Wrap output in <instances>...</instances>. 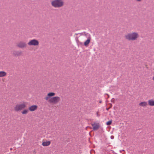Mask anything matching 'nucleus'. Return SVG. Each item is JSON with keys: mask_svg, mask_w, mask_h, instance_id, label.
<instances>
[{"mask_svg": "<svg viewBox=\"0 0 154 154\" xmlns=\"http://www.w3.org/2000/svg\"><path fill=\"white\" fill-rule=\"evenodd\" d=\"M55 95V94L54 93H49L48 94L47 96L45 97V99L49 103L56 104L60 101V97H51Z\"/></svg>", "mask_w": 154, "mask_h": 154, "instance_id": "f257e3e1", "label": "nucleus"}, {"mask_svg": "<svg viewBox=\"0 0 154 154\" xmlns=\"http://www.w3.org/2000/svg\"><path fill=\"white\" fill-rule=\"evenodd\" d=\"M51 5L55 8H60L62 7L64 5L63 0H53L51 2Z\"/></svg>", "mask_w": 154, "mask_h": 154, "instance_id": "f03ea898", "label": "nucleus"}, {"mask_svg": "<svg viewBox=\"0 0 154 154\" xmlns=\"http://www.w3.org/2000/svg\"><path fill=\"white\" fill-rule=\"evenodd\" d=\"M139 37L138 33L136 32L128 33L125 35V37L126 38H137Z\"/></svg>", "mask_w": 154, "mask_h": 154, "instance_id": "7ed1b4c3", "label": "nucleus"}, {"mask_svg": "<svg viewBox=\"0 0 154 154\" xmlns=\"http://www.w3.org/2000/svg\"><path fill=\"white\" fill-rule=\"evenodd\" d=\"M26 102H23L21 104H19L16 105L14 107V109L16 111H20L24 109L26 106Z\"/></svg>", "mask_w": 154, "mask_h": 154, "instance_id": "20e7f679", "label": "nucleus"}, {"mask_svg": "<svg viewBox=\"0 0 154 154\" xmlns=\"http://www.w3.org/2000/svg\"><path fill=\"white\" fill-rule=\"evenodd\" d=\"M38 44V41L35 39L31 40L29 43V45H37Z\"/></svg>", "mask_w": 154, "mask_h": 154, "instance_id": "39448f33", "label": "nucleus"}, {"mask_svg": "<svg viewBox=\"0 0 154 154\" xmlns=\"http://www.w3.org/2000/svg\"><path fill=\"white\" fill-rule=\"evenodd\" d=\"M147 105L148 104L147 102L145 101L142 102L140 103L139 104V106L143 107H146Z\"/></svg>", "mask_w": 154, "mask_h": 154, "instance_id": "423d86ee", "label": "nucleus"}, {"mask_svg": "<svg viewBox=\"0 0 154 154\" xmlns=\"http://www.w3.org/2000/svg\"><path fill=\"white\" fill-rule=\"evenodd\" d=\"M148 105L150 106H154V100L151 99L148 101Z\"/></svg>", "mask_w": 154, "mask_h": 154, "instance_id": "0eeeda50", "label": "nucleus"}, {"mask_svg": "<svg viewBox=\"0 0 154 154\" xmlns=\"http://www.w3.org/2000/svg\"><path fill=\"white\" fill-rule=\"evenodd\" d=\"M37 107V106L36 105H33L29 107V109L30 111H33L35 110Z\"/></svg>", "mask_w": 154, "mask_h": 154, "instance_id": "6e6552de", "label": "nucleus"}, {"mask_svg": "<svg viewBox=\"0 0 154 154\" xmlns=\"http://www.w3.org/2000/svg\"><path fill=\"white\" fill-rule=\"evenodd\" d=\"M92 126L94 130H96L99 128L98 124L94 123L92 124Z\"/></svg>", "mask_w": 154, "mask_h": 154, "instance_id": "1a4fd4ad", "label": "nucleus"}, {"mask_svg": "<svg viewBox=\"0 0 154 154\" xmlns=\"http://www.w3.org/2000/svg\"><path fill=\"white\" fill-rule=\"evenodd\" d=\"M51 142L50 141H46L43 142L42 143V145L43 146H47L50 145Z\"/></svg>", "mask_w": 154, "mask_h": 154, "instance_id": "9d476101", "label": "nucleus"}, {"mask_svg": "<svg viewBox=\"0 0 154 154\" xmlns=\"http://www.w3.org/2000/svg\"><path fill=\"white\" fill-rule=\"evenodd\" d=\"M6 75V72L4 71H0V77L5 76Z\"/></svg>", "mask_w": 154, "mask_h": 154, "instance_id": "9b49d317", "label": "nucleus"}, {"mask_svg": "<svg viewBox=\"0 0 154 154\" xmlns=\"http://www.w3.org/2000/svg\"><path fill=\"white\" fill-rule=\"evenodd\" d=\"M18 46L21 48H23L25 46L26 44L24 43H20L18 44Z\"/></svg>", "mask_w": 154, "mask_h": 154, "instance_id": "f8f14e48", "label": "nucleus"}, {"mask_svg": "<svg viewBox=\"0 0 154 154\" xmlns=\"http://www.w3.org/2000/svg\"><path fill=\"white\" fill-rule=\"evenodd\" d=\"M90 42L89 39H87V40L85 42L84 45L85 46H87Z\"/></svg>", "mask_w": 154, "mask_h": 154, "instance_id": "ddd939ff", "label": "nucleus"}, {"mask_svg": "<svg viewBox=\"0 0 154 154\" xmlns=\"http://www.w3.org/2000/svg\"><path fill=\"white\" fill-rule=\"evenodd\" d=\"M28 110L27 109H25L23 110L22 112V114H26L28 113Z\"/></svg>", "mask_w": 154, "mask_h": 154, "instance_id": "4468645a", "label": "nucleus"}, {"mask_svg": "<svg viewBox=\"0 0 154 154\" xmlns=\"http://www.w3.org/2000/svg\"><path fill=\"white\" fill-rule=\"evenodd\" d=\"M111 123H112V122L111 121H109L106 122V125H109L111 124Z\"/></svg>", "mask_w": 154, "mask_h": 154, "instance_id": "2eb2a0df", "label": "nucleus"}, {"mask_svg": "<svg viewBox=\"0 0 154 154\" xmlns=\"http://www.w3.org/2000/svg\"><path fill=\"white\" fill-rule=\"evenodd\" d=\"M111 139H112L114 138V137L113 136H112L111 137Z\"/></svg>", "mask_w": 154, "mask_h": 154, "instance_id": "dca6fc26", "label": "nucleus"}, {"mask_svg": "<svg viewBox=\"0 0 154 154\" xmlns=\"http://www.w3.org/2000/svg\"><path fill=\"white\" fill-rule=\"evenodd\" d=\"M137 1V2H140L141 0H136Z\"/></svg>", "mask_w": 154, "mask_h": 154, "instance_id": "f3484780", "label": "nucleus"}, {"mask_svg": "<svg viewBox=\"0 0 154 154\" xmlns=\"http://www.w3.org/2000/svg\"><path fill=\"white\" fill-rule=\"evenodd\" d=\"M152 79L153 81H154V76L152 77Z\"/></svg>", "mask_w": 154, "mask_h": 154, "instance_id": "a211bd4d", "label": "nucleus"}, {"mask_svg": "<svg viewBox=\"0 0 154 154\" xmlns=\"http://www.w3.org/2000/svg\"><path fill=\"white\" fill-rule=\"evenodd\" d=\"M112 100H114V99H112Z\"/></svg>", "mask_w": 154, "mask_h": 154, "instance_id": "6ab92c4d", "label": "nucleus"}]
</instances>
